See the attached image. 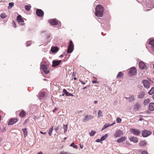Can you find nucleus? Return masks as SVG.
<instances>
[{
  "label": "nucleus",
  "instance_id": "obj_1",
  "mask_svg": "<svg viewBox=\"0 0 154 154\" xmlns=\"http://www.w3.org/2000/svg\"><path fill=\"white\" fill-rule=\"evenodd\" d=\"M103 7L100 5H97L95 8V15L98 17H101L103 15Z\"/></svg>",
  "mask_w": 154,
  "mask_h": 154
},
{
  "label": "nucleus",
  "instance_id": "obj_2",
  "mask_svg": "<svg viewBox=\"0 0 154 154\" xmlns=\"http://www.w3.org/2000/svg\"><path fill=\"white\" fill-rule=\"evenodd\" d=\"M49 23L52 26L57 25V27L61 26V24L60 21L57 20L56 19H53L48 20Z\"/></svg>",
  "mask_w": 154,
  "mask_h": 154
},
{
  "label": "nucleus",
  "instance_id": "obj_3",
  "mask_svg": "<svg viewBox=\"0 0 154 154\" xmlns=\"http://www.w3.org/2000/svg\"><path fill=\"white\" fill-rule=\"evenodd\" d=\"M154 7V2L148 0L146 4V8L147 11H149Z\"/></svg>",
  "mask_w": 154,
  "mask_h": 154
},
{
  "label": "nucleus",
  "instance_id": "obj_4",
  "mask_svg": "<svg viewBox=\"0 0 154 154\" xmlns=\"http://www.w3.org/2000/svg\"><path fill=\"white\" fill-rule=\"evenodd\" d=\"M74 49V44L71 40H70L69 42V45L68 46L67 50V54L71 53L72 52Z\"/></svg>",
  "mask_w": 154,
  "mask_h": 154
},
{
  "label": "nucleus",
  "instance_id": "obj_5",
  "mask_svg": "<svg viewBox=\"0 0 154 154\" xmlns=\"http://www.w3.org/2000/svg\"><path fill=\"white\" fill-rule=\"evenodd\" d=\"M41 67L45 74H47L49 72L50 69L47 65H41Z\"/></svg>",
  "mask_w": 154,
  "mask_h": 154
},
{
  "label": "nucleus",
  "instance_id": "obj_6",
  "mask_svg": "<svg viewBox=\"0 0 154 154\" xmlns=\"http://www.w3.org/2000/svg\"><path fill=\"white\" fill-rule=\"evenodd\" d=\"M139 67L141 69L146 70L148 68V66L143 62L141 61L139 62Z\"/></svg>",
  "mask_w": 154,
  "mask_h": 154
},
{
  "label": "nucleus",
  "instance_id": "obj_7",
  "mask_svg": "<svg viewBox=\"0 0 154 154\" xmlns=\"http://www.w3.org/2000/svg\"><path fill=\"white\" fill-rule=\"evenodd\" d=\"M152 132L149 131L144 130L142 132V134L144 137H146L150 135Z\"/></svg>",
  "mask_w": 154,
  "mask_h": 154
},
{
  "label": "nucleus",
  "instance_id": "obj_8",
  "mask_svg": "<svg viewBox=\"0 0 154 154\" xmlns=\"http://www.w3.org/2000/svg\"><path fill=\"white\" fill-rule=\"evenodd\" d=\"M131 132L135 136H138L140 134V131L138 129H131Z\"/></svg>",
  "mask_w": 154,
  "mask_h": 154
},
{
  "label": "nucleus",
  "instance_id": "obj_9",
  "mask_svg": "<svg viewBox=\"0 0 154 154\" xmlns=\"http://www.w3.org/2000/svg\"><path fill=\"white\" fill-rule=\"evenodd\" d=\"M123 133L122 131L118 130H117L114 134V136L116 138L119 137L123 135Z\"/></svg>",
  "mask_w": 154,
  "mask_h": 154
},
{
  "label": "nucleus",
  "instance_id": "obj_10",
  "mask_svg": "<svg viewBox=\"0 0 154 154\" xmlns=\"http://www.w3.org/2000/svg\"><path fill=\"white\" fill-rule=\"evenodd\" d=\"M39 98L41 100V101H44L46 98L45 93V92H41L39 94Z\"/></svg>",
  "mask_w": 154,
  "mask_h": 154
},
{
  "label": "nucleus",
  "instance_id": "obj_11",
  "mask_svg": "<svg viewBox=\"0 0 154 154\" xmlns=\"http://www.w3.org/2000/svg\"><path fill=\"white\" fill-rule=\"evenodd\" d=\"M101 23V26L103 27V28L106 30H108L110 28L109 25L107 21L106 23Z\"/></svg>",
  "mask_w": 154,
  "mask_h": 154
},
{
  "label": "nucleus",
  "instance_id": "obj_12",
  "mask_svg": "<svg viewBox=\"0 0 154 154\" xmlns=\"http://www.w3.org/2000/svg\"><path fill=\"white\" fill-rule=\"evenodd\" d=\"M94 117L91 115H87L85 116V118L83 119V122H86L87 121L93 119Z\"/></svg>",
  "mask_w": 154,
  "mask_h": 154
},
{
  "label": "nucleus",
  "instance_id": "obj_13",
  "mask_svg": "<svg viewBox=\"0 0 154 154\" xmlns=\"http://www.w3.org/2000/svg\"><path fill=\"white\" fill-rule=\"evenodd\" d=\"M137 71L136 68L135 67H132L130 69L129 71V74L130 75L132 76H133L135 74Z\"/></svg>",
  "mask_w": 154,
  "mask_h": 154
},
{
  "label": "nucleus",
  "instance_id": "obj_14",
  "mask_svg": "<svg viewBox=\"0 0 154 154\" xmlns=\"http://www.w3.org/2000/svg\"><path fill=\"white\" fill-rule=\"evenodd\" d=\"M17 20L19 24H21V25H23L24 23L22 24V23L24 22V20L22 18L21 16L20 15H19L17 16Z\"/></svg>",
  "mask_w": 154,
  "mask_h": 154
},
{
  "label": "nucleus",
  "instance_id": "obj_15",
  "mask_svg": "<svg viewBox=\"0 0 154 154\" xmlns=\"http://www.w3.org/2000/svg\"><path fill=\"white\" fill-rule=\"evenodd\" d=\"M36 13L37 16L40 17H42L44 15V12L40 9H37Z\"/></svg>",
  "mask_w": 154,
  "mask_h": 154
},
{
  "label": "nucleus",
  "instance_id": "obj_16",
  "mask_svg": "<svg viewBox=\"0 0 154 154\" xmlns=\"http://www.w3.org/2000/svg\"><path fill=\"white\" fill-rule=\"evenodd\" d=\"M144 87L148 88L150 87V83L149 81L147 80H143L142 82Z\"/></svg>",
  "mask_w": 154,
  "mask_h": 154
},
{
  "label": "nucleus",
  "instance_id": "obj_17",
  "mask_svg": "<svg viewBox=\"0 0 154 154\" xmlns=\"http://www.w3.org/2000/svg\"><path fill=\"white\" fill-rule=\"evenodd\" d=\"M61 60H53L52 61L53 64L52 66L54 67L58 66L61 63Z\"/></svg>",
  "mask_w": 154,
  "mask_h": 154
},
{
  "label": "nucleus",
  "instance_id": "obj_18",
  "mask_svg": "<svg viewBox=\"0 0 154 154\" xmlns=\"http://www.w3.org/2000/svg\"><path fill=\"white\" fill-rule=\"evenodd\" d=\"M129 140L131 142H132L135 143H136L138 142V138L135 137H131L129 138Z\"/></svg>",
  "mask_w": 154,
  "mask_h": 154
},
{
  "label": "nucleus",
  "instance_id": "obj_19",
  "mask_svg": "<svg viewBox=\"0 0 154 154\" xmlns=\"http://www.w3.org/2000/svg\"><path fill=\"white\" fill-rule=\"evenodd\" d=\"M145 95V92L143 91H141L137 96V97L139 99H142L144 97Z\"/></svg>",
  "mask_w": 154,
  "mask_h": 154
},
{
  "label": "nucleus",
  "instance_id": "obj_20",
  "mask_svg": "<svg viewBox=\"0 0 154 154\" xmlns=\"http://www.w3.org/2000/svg\"><path fill=\"white\" fill-rule=\"evenodd\" d=\"M149 44L151 45L150 47L154 51V39H150L149 42Z\"/></svg>",
  "mask_w": 154,
  "mask_h": 154
},
{
  "label": "nucleus",
  "instance_id": "obj_21",
  "mask_svg": "<svg viewBox=\"0 0 154 154\" xmlns=\"http://www.w3.org/2000/svg\"><path fill=\"white\" fill-rule=\"evenodd\" d=\"M59 50V49L58 47L53 46L51 47V51L53 53H56Z\"/></svg>",
  "mask_w": 154,
  "mask_h": 154
},
{
  "label": "nucleus",
  "instance_id": "obj_22",
  "mask_svg": "<svg viewBox=\"0 0 154 154\" xmlns=\"http://www.w3.org/2000/svg\"><path fill=\"white\" fill-rule=\"evenodd\" d=\"M17 121L16 119H11L9 121L8 124V125H12L16 123Z\"/></svg>",
  "mask_w": 154,
  "mask_h": 154
},
{
  "label": "nucleus",
  "instance_id": "obj_23",
  "mask_svg": "<svg viewBox=\"0 0 154 154\" xmlns=\"http://www.w3.org/2000/svg\"><path fill=\"white\" fill-rule=\"evenodd\" d=\"M140 104L139 103H137L135 104L134 105V108L133 109L135 111H137L139 109V108L140 106Z\"/></svg>",
  "mask_w": 154,
  "mask_h": 154
},
{
  "label": "nucleus",
  "instance_id": "obj_24",
  "mask_svg": "<svg viewBox=\"0 0 154 154\" xmlns=\"http://www.w3.org/2000/svg\"><path fill=\"white\" fill-rule=\"evenodd\" d=\"M126 138L125 137H123L117 140L116 141L118 143L123 142L126 140Z\"/></svg>",
  "mask_w": 154,
  "mask_h": 154
},
{
  "label": "nucleus",
  "instance_id": "obj_25",
  "mask_svg": "<svg viewBox=\"0 0 154 154\" xmlns=\"http://www.w3.org/2000/svg\"><path fill=\"white\" fill-rule=\"evenodd\" d=\"M149 109L150 111L154 110V103H149Z\"/></svg>",
  "mask_w": 154,
  "mask_h": 154
},
{
  "label": "nucleus",
  "instance_id": "obj_26",
  "mask_svg": "<svg viewBox=\"0 0 154 154\" xmlns=\"http://www.w3.org/2000/svg\"><path fill=\"white\" fill-rule=\"evenodd\" d=\"M63 91L67 96H73V95L72 94L68 92L66 89H63Z\"/></svg>",
  "mask_w": 154,
  "mask_h": 154
},
{
  "label": "nucleus",
  "instance_id": "obj_27",
  "mask_svg": "<svg viewBox=\"0 0 154 154\" xmlns=\"http://www.w3.org/2000/svg\"><path fill=\"white\" fill-rule=\"evenodd\" d=\"M146 144V143L145 140L142 141L139 143V146L140 147H144Z\"/></svg>",
  "mask_w": 154,
  "mask_h": 154
},
{
  "label": "nucleus",
  "instance_id": "obj_28",
  "mask_svg": "<svg viewBox=\"0 0 154 154\" xmlns=\"http://www.w3.org/2000/svg\"><path fill=\"white\" fill-rule=\"evenodd\" d=\"M129 100H128V102H131L135 100L134 96V95H130L129 97Z\"/></svg>",
  "mask_w": 154,
  "mask_h": 154
},
{
  "label": "nucleus",
  "instance_id": "obj_29",
  "mask_svg": "<svg viewBox=\"0 0 154 154\" xmlns=\"http://www.w3.org/2000/svg\"><path fill=\"white\" fill-rule=\"evenodd\" d=\"M26 114V112L23 110L21 111L19 114V116L20 117L23 118L25 116Z\"/></svg>",
  "mask_w": 154,
  "mask_h": 154
},
{
  "label": "nucleus",
  "instance_id": "obj_30",
  "mask_svg": "<svg viewBox=\"0 0 154 154\" xmlns=\"http://www.w3.org/2000/svg\"><path fill=\"white\" fill-rule=\"evenodd\" d=\"M22 131H23L24 137H26L27 135V132L26 131V129L25 128H23L22 129Z\"/></svg>",
  "mask_w": 154,
  "mask_h": 154
},
{
  "label": "nucleus",
  "instance_id": "obj_31",
  "mask_svg": "<svg viewBox=\"0 0 154 154\" xmlns=\"http://www.w3.org/2000/svg\"><path fill=\"white\" fill-rule=\"evenodd\" d=\"M148 93L149 95H152L154 93V87H152Z\"/></svg>",
  "mask_w": 154,
  "mask_h": 154
},
{
  "label": "nucleus",
  "instance_id": "obj_32",
  "mask_svg": "<svg viewBox=\"0 0 154 154\" xmlns=\"http://www.w3.org/2000/svg\"><path fill=\"white\" fill-rule=\"evenodd\" d=\"M31 6L30 5H25V8L27 11H29L31 8Z\"/></svg>",
  "mask_w": 154,
  "mask_h": 154
},
{
  "label": "nucleus",
  "instance_id": "obj_33",
  "mask_svg": "<svg viewBox=\"0 0 154 154\" xmlns=\"http://www.w3.org/2000/svg\"><path fill=\"white\" fill-rule=\"evenodd\" d=\"M103 116L102 111L101 110H99L98 112V118L102 116Z\"/></svg>",
  "mask_w": 154,
  "mask_h": 154
},
{
  "label": "nucleus",
  "instance_id": "obj_34",
  "mask_svg": "<svg viewBox=\"0 0 154 154\" xmlns=\"http://www.w3.org/2000/svg\"><path fill=\"white\" fill-rule=\"evenodd\" d=\"M150 102V100L149 99H147L146 100H144V105H148V103H149V102Z\"/></svg>",
  "mask_w": 154,
  "mask_h": 154
},
{
  "label": "nucleus",
  "instance_id": "obj_35",
  "mask_svg": "<svg viewBox=\"0 0 154 154\" xmlns=\"http://www.w3.org/2000/svg\"><path fill=\"white\" fill-rule=\"evenodd\" d=\"M53 127L52 126L51 128L49 130L48 134L50 136H51L52 134V132L53 130Z\"/></svg>",
  "mask_w": 154,
  "mask_h": 154
},
{
  "label": "nucleus",
  "instance_id": "obj_36",
  "mask_svg": "<svg viewBox=\"0 0 154 154\" xmlns=\"http://www.w3.org/2000/svg\"><path fill=\"white\" fill-rule=\"evenodd\" d=\"M108 137V135L107 134H105L101 138V141L104 140L106 139V138Z\"/></svg>",
  "mask_w": 154,
  "mask_h": 154
},
{
  "label": "nucleus",
  "instance_id": "obj_37",
  "mask_svg": "<svg viewBox=\"0 0 154 154\" xmlns=\"http://www.w3.org/2000/svg\"><path fill=\"white\" fill-rule=\"evenodd\" d=\"M2 19H4L6 18L7 16L5 13H2L0 15Z\"/></svg>",
  "mask_w": 154,
  "mask_h": 154
},
{
  "label": "nucleus",
  "instance_id": "obj_38",
  "mask_svg": "<svg viewBox=\"0 0 154 154\" xmlns=\"http://www.w3.org/2000/svg\"><path fill=\"white\" fill-rule=\"evenodd\" d=\"M123 75L122 74V72H120L118 73V74H117L116 78H119L121 77Z\"/></svg>",
  "mask_w": 154,
  "mask_h": 154
},
{
  "label": "nucleus",
  "instance_id": "obj_39",
  "mask_svg": "<svg viewBox=\"0 0 154 154\" xmlns=\"http://www.w3.org/2000/svg\"><path fill=\"white\" fill-rule=\"evenodd\" d=\"M109 124H107V125L106 124H105L104 125L103 127V128H102L101 131H102L104 129L106 128H107L109 127Z\"/></svg>",
  "mask_w": 154,
  "mask_h": 154
},
{
  "label": "nucleus",
  "instance_id": "obj_40",
  "mask_svg": "<svg viewBox=\"0 0 154 154\" xmlns=\"http://www.w3.org/2000/svg\"><path fill=\"white\" fill-rule=\"evenodd\" d=\"M14 5V3L13 2H10L9 4L8 8H11Z\"/></svg>",
  "mask_w": 154,
  "mask_h": 154
},
{
  "label": "nucleus",
  "instance_id": "obj_41",
  "mask_svg": "<svg viewBox=\"0 0 154 154\" xmlns=\"http://www.w3.org/2000/svg\"><path fill=\"white\" fill-rule=\"evenodd\" d=\"M63 128L64 130V132L65 133L67 130V125H63Z\"/></svg>",
  "mask_w": 154,
  "mask_h": 154
},
{
  "label": "nucleus",
  "instance_id": "obj_42",
  "mask_svg": "<svg viewBox=\"0 0 154 154\" xmlns=\"http://www.w3.org/2000/svg\"><path fill=\"white\" fill-rule=\"evenodd\" d=\"M122 121V119L119 117H117L116 119V121L117 123H120Z\"/></svg>",
  "mask_w": 154,
  "mask_h": 154
},
{
  "label": "nucleus",
  "instance_id": "obj_43",
  "mask_svg": "<svg viewBox=\"0 0 154 154\" xmlns=\"http://www.w3.org/2000/svg\"><path fill=\"white\" fill-rule=\"evenodd\" d=\"M31 42L30 41H28L26 42V45L27 47H28L31 45Z\"/></svg>",
  "mask_w": 154,
  "mask_h": 154
},
{
  "label": "nucleus",
  "instance_id": "obj_44",
  "mask_svg": "<svg viewBox=\"0 0 154 154\" xmlns=\"http://www.w3.org/2000/svg\"><path fill=\"white\" fill-rule=\"evenodd\" d=\"M74 143V142H73L70 145V146H73V147L75 148H77V146L76 145H75Z\"/></svg>",
  "mask_w": 154,
  "mask_h": 154
},
{
  "label": "nucleus",
  "instance_id": "obj_45",
  "mask_svg": "<svg viewBox=\"0 0 154 154\" xmlns=\"http://www.w3.org/2000/svg\"><path fill=\"white\" fill-rule=\"evenodd\" d=\"M96 132L95 131H92L90 133V135L91 136H93L95 134Z\"/></svg>",
  "mask_w": 154,
  "mask_h": 154
},
{
  "label": "nucleus",
  "instance_id": "obj_46",
  "mask_svg": "<svg viewBox=\"0 0 154 154\" xmlns=\"http://www.w3.org/2000/svg\"><path fill=\"white\" fill-rule=\"evenodd\" d=\"M12 25L14 27L16 28V23L14 22V21H12Z\"/></svg>",
  "mask_w": 154,
  "mask_h": 154
},
{
  "label": "nucleus",
  "instance_id": "obj_47",
  "mask_svg": "<svg viewBox=\"0 0 154 154\" xmlns=\"http://www.w3.org/2000/svg\"><path fill=\"white\" fill-rule=\"evenodd\" d=\"M141 154H148V153L146 151L144 150L141 152Z\"/></svg>",
  "mask_w": 154,
  "mask_h": 154
},
{
  "label": "nucleus",
  "instance_id": "obj_48",
  "mask_svg": "<svg viewBox=\"0 0 154 154\" xmlns=\"http://www.w3.org/2000/svg\"><path fill=\"white\" fill-rule=\"evenodd\" d=\"M6 129L5 128V127H3V128L2 130V132H4L6 131Z\"/></svg>",
  "mask_w": 154,
  "mask_h": 154
},
{
  "label": "nucleus",
  "instance_id": "obj_49",
  "mask_svg": "<svg viewBox=\"0 0 154 154\" xmlns=\"http://www.w3.org/2000/svg\"><path fill=\"white\" fill-rule=\"evenodd\" d=\"M59 126H57V127L56 128H55V131L56 132H57L59 130Z\"/></svg>",
  "mask_w": 154,
  "mask_h": 154
},
{
  "label": "nucleus",
  "instance_id": "obj_50",
  "mask_svg": "<svg viewBox=\"0 0 154 154\" xmlns=\"http://www.w3.org/2000/svg\"><path fill=\"white\" fill-rule=\"evenodd\" d=\"M101 141V139H97L96 140V141L97 142H100V141Z\"/></svg>",
  "mask_w": 154,
  "mask_h": 154
},
{
  "label": "nucleus",
  "instance_id": "obj_51",
  "mask_svg": "<svg viewBox=\"0 0 154 154\" xmlns=\"http://www.w3.org/2000/svg\"><path fill=\"white\" fill-rule=\"evenodd\" d=\"M79 81L83 84L84 85L85 84V82H84L83 81H82L81 80H79Z\"/></svg>",
  "mask_w": 154,
  "mask_h": 154
},
{
  "label": "nucleus",
  "instance_id": "obj_52",
  "mask_svg": "<svg viewBox=\"0 0 154 154\" xmlns=\"http://www.w3.org/2000/svg\"><path fill=\"white\" fill-rule=\"evenodd\" d=\"M60 154H67V152H61L60 153Z\"/></svg>",
  "mask_w": 154,
  "mask_h": 154
},
{
  "label": "nucleus",
  "instance_id": "obj_53",
  "mask_svg": "<svg viewBox=\"0 0 154 154\" xmlns=\"http://www.w3.org/2000/svg\"><path fill=\"white\" fill-rule=\"evenodd\" d=\"M92 83L94 84L98 83V82L96 81H92Z\"/></svg>",
  "mask_w": 154,
  "mask_h": 154
},
{
  "label": "nucleus",
  "instance_id": "obj_54",
  "mask_svg": "<svg viewBox=\"0 0 154 154\" xmlns=\"http://www.w3.org/2000/svg\"><path fill=\"white\" fill-rule=\"evenodd\" d=\"M57 108H55L53 110V112H54L57 109Z\"/></svg>",
  "mask_w": 154,
  "mask_h": 154
},
{
  "label": "nucleus",
  "instance_id": "obj_55",
  "mask_svg": "<svg viewBox=\"0 0 154 154\" xmlns=\"http://www.w3.org/2000/svg\"><path fill=\"white\" fill-rule=\"evenodd\" d=\"M42 134H46V132H43L42 131H40V132Z\"/></svg>",
  "mask_w": 154,
  "mask_h": 154
},
{
  "label": "nucleus",
  "instance_id": "obj_56",
  "mask_svg": "<svg viewBox=\"0 0 154 154\" xmlns=\"http://www.w3.org/2000/svg\"><path fill=\"white\" fill-rule=\"evenodd\" d=\"M82 112V111H78L77 112L78 113H81Z\"/></svg>",
  "mask_w": 154,
  "mask_h": 154
},
{
  "label": "nucleus",
  "instance_id": "obj_57",
  "mask_svg": "<svg viewBox=\"0 0 154 154\" xmlns=\"http://www.w3.org/2000/svg\"><path fill=\"white\" fill-rule=\"evenodd\" d=\"M89 87V86H85V87H84V88H83V90H85V89L87 88V87Z\"/></svg>",
  "mask_w": 154,
  "mask_h": 154
},
{
  "label": "nucleus",
  "instance_id": "obj_58",
  "mask_svg": "<svg viewBox=\"0 0 154 154\" xmlns=\"http://www.w3.org/2000/svg\"><path fill=\"white\" fill-rule=\"evenodd\" d=\"M60 58H62L63 57V54H61L60 56Z\"/></svg>",
  "mask_w": 154,
  "mask_h": 154
},
{
  "label": "nucleus",
  "instance_id": "obj_59",
  "mask_svg": "<svg viewBox=\"0 0 154 154\" xmlns=\"http://www.w3.org/2000/svg\"><path fill=\"white\" fill-rule=\"evenodd\" d=\"M37 154H42V152H40L37 153Z\"/></svg>",
  "mask_w": 154,
  "mask_h": 154
},
{
  "label": "nucleus",
  "instance_id": "obj_60",
  "mask_svg": "<svg viewBox=\"0 0 154 154\" xmlns=\"http://www.w3.org/2000/svg\"><path fill=\"white\" fill-rule=\"evenodd\" d=\"M100 20V18H98V19H97V20L99 22H101V21L100 20Z\"/></svg>",
  "mask_w": 154,
  "mask_h": 154
},
{
  "label": "nucleus",
  "instance_id": "obj_61",
  "mask_svg": "<svg viewBox=\"0 0 154 154\" xmlns=\"http://www.w3.org/2000/svg\"><path fill=\"white\" fill-rule=\"evenodd\" d=\"M97 103V101H94V104H96Z\"/></svg>",
  "mask_w": 154,
  "mask_h": 154
},
{
  "label": "nucleus",
  "instance_id": "obj_62",
  "mask_svg": "<svg viewBox=\"0 0 154 154\" xmlns=\"http://www.w3.org/2000/svg\"><path fill=\"white\" fill-rule=\"evenodd\" d=\"M115 124V122H114L113 123H112L111 124L109 125V126H111L112 125H113Z\"/></svg>",
  "mask_w": 154,
  "mask_h": 154
},
{
  "label": "nucleus",
  "instance_id": "obj_63",
  "mask_svg": "<svg viewBox=\"0 0 154 154\" xmlns=\"http://www.w3.org/2000/svg\"><path fill=\"white\" fill-rule=\"evenodd\" d=\"M125 99H127V100H128H128H129V97H125Z\"/></svg>",
  "mask_w": 154,
  "mask_h": 154
},
{
  "label": "nucleus",
  "instance_id": "obj_64",
  "mask_svg": "<svg viewBox=\"0 0 154 154\" xmlns=\"http://www.w3.org/2000/svg\"><path fill=\"white\" fill-rule=\"evenodd\" d=\"M152 99H153V100H154V94H153V95H152Z\"/></svg>",
  "mask_w": 154,
  "mask_h": 154
}]
</instances>
